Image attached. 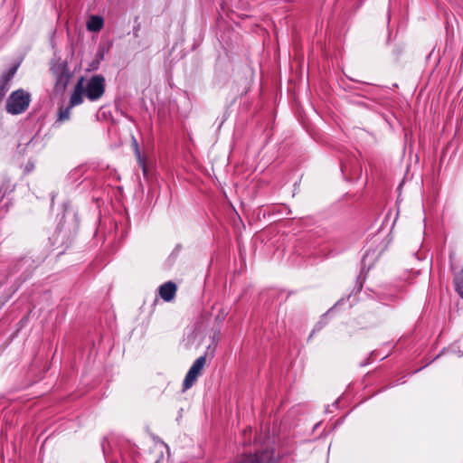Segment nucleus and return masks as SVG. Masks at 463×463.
<instances>
[{
  "label": "nucleus",
  "instance_id": "1",
  "mask_svg": "<svg viewBox=\"0 0 463 463\" xmlns=\"http://www.w3.org/2000/svg\"><path fill=\"white\" fill-rule=\"evenodd\" d=\"M30 102V93L20 89L11 93L7 99L5 109L9 114L19 115L28 109Z\"/></svg>",
  "mask_w": 463,
  "mask_h": 463
},
{
  "label": "nucleus",
  "instance_id": "2",
  "mask_svg": "<svg viewBox=\"0 0 463 463\" xmlns=\"http://www.w3.org/2000/svg\"><path fill=\"white\" fill-rule=\"evenodd\" d=\"M106 88V80L103 75L96 74L93 75L85 84L83 85V90L85 91V96L90 101H96L99 99L104 92Z\"/></svg>",
  "mask_w": 463,
  "mask_h": 463
},
{
  "label": "nucleus",
  "instance_id": "3",
  "mask_svg": "<svg viewBox=\"0 0 463 463\" xmlns=\"http://www.w3.org/2000/svg\"><path fill=\"white\" fill-rule=\"evenodd\" d=\"M205 364V356H200L194 362L184 380L183 387L184 390L193 386L198 376L201 374Z\"/></svg>",
  "mask_w": 463,
  "mask_h": 463
},
{
  "label": "nucleus",
  "instance_id": "4",
  "mask_svg": "<svg viewBox=\"0 0 463 463\" xmlns=\"http://www.w3.org/2000/svg\"><path fill=\"white\" fill-rule=\"evenodd\" d=\"M236 463H273V450L266 449L253 455H245Z\"/></svg>",
  "mask_w": 463,
  "mask_h": 463
},
{
  "label": "nucleus",
  "instance_id": "5",
  "mask_svg": "<svg viewBox=\"0 0 463 463\" xmlns=\"http://www.w3.org/2000/svg\"><path fill=\"white\" fill-rule=\"evenodd\" d=\"M17 67L14 66L8 70V71L3 73L0 78V100L4 98L5 93L8 91L10 87V81L14 78L16 72Z\"/></svg>",
  "mask_w": 463,
  "mask_h": 463
},
{
  "label": "nucleus",
  "instance_id": "6",
  "mask_svg": "<svg viewBox=\"0 0 463 463\" xmlns=\"http://www.w3.org/2000/svg\"><path fill=\"white\" fill-rule=\"evenodd\" d=\"M85 91L83 90V79L81 78L76 84L74 90L71 96L69 105L70 107H75L83 102V96Z\"/></svg>",
  "mask_w": 463,
  "mask_h": 463
},
{
  "label": "nucleus",
  "instance_id": "7",
  "mask_svg": "<svg viewBox=\"0 0 463 463\" xmlns=\"http://www.w3.org/2000/svg\"><path fill=\"white\" fill-rule=\"evenodd\" d=\"M176 289V285L172 281H168L159 287V295L165 301L168 302L175 298Z\"/></svg>",
  "mask_w": 463,
  "mask_h": 463
},
{
  "label": "nucleus",
  "instance_id": "8",
  "mask_svg": "<svg viewBox=\"0 0 463 463\" xmlns=\"http://www.w3.org/2000/svg\"><path fill=\"white\" fill-rule=\"evenodd\" d=\"M104 25L103 18L99 15H91L87 22V29L90 32H99Z\"/></svg>",
  "mask_w": 463,
  "mask_h": 463
},
{
  "label": "nucleus",
  "instance_id": "9",
  "mask_svg": "<svg viewBox=\"0 0 463 463\" xmlns=\"http://www.w3.org/2000/svg\"><path fill=\"white\" fill-rule=\"evenodd\" d=\"M60 72L57 75L56 85L64 89L69 81L70 75L65 71L64 67L59 68Z\"/></svg>",
  "mask_w": 463,
  "mask_h": 463
},
{
  "label": "nucleus",
  "instance_id": "10",
  "mask_svg": "<svg viewBox=\"0 0 463 463\" xmlns=\"http://www.w3.org/2000/svg\"><path fill=\"white\" fill-rule=\"evenodd\" d=\"M71 108L72 107H70V105H68L66 108H61L59 109L58 120L60 122H63V121L68 120L70 118L71 109Z\"/></svg>",
  "mask_w": 463,
  "mask_h": 463
},
{
  "label": "nucleus",
  "instance_id": "11",
  "mask_svg": "<svg viewBox=\"0 0 463 463\" xmlns=\"http://www.w3.org/2000/svg\"><path fill=\"white\" fill-rule=\"evenodd\" d=\"M458 294L463 298V274L457 276L454 279Z\"/></svg>",
  "mask_w": 463,
  "mask_h": 463
},
{
  "label": "nucleus",
  "instance_id": "12",
  "mask_svg": "<svg viewBox=\"0 0 463 463\" xmlns=\"http://www.w3.org/2000/svg\"><path fill=\"white\" fill-rule=\"evenodd\" d=\"M136 155H137V160H138V163H139V165L141 166L142 170H143V174L144 175H147V170H146V164H145V161L144 159L141 157V154L138 150V147H137V144L136 143Z\"/></svg>",
  "mask_w": 463,
  "mask_h": 463
},
{
  "label": "nucleus",
  "instance_id": "13",
  "mask_svg": "<svg viewBox=\"0 0 463 463\" xmlns=\"http://www.w3.org/2000/svg\"><path fill=\"white\" fill-rule=\"evenodd\" d=\"M103 56H104V54H103V52H99L97 53V65H99V61H100L101 60H103ZM97 67H98V66H96L95 68H97Z\"/></svg>",
  "mask_w": 463,
  "mask_h": 463
},
{
  "label": "nucleus",
  "instance_id": "14",
  "mask_svg": "<svg viewBox=\"0 0 463 463\" xmlns=\"http://www.w3.org/2000/svg\"><path fill=\"white\" fill-rule=\"evenodd\" d=\"M322 327H323V324H322L321 322H318V323L316 325V326H315V328H314V330H313V333H314L315 331H318V330H320Z\"/></svg>",
  "mask_w": 463,
  "mask_h": 463
},
{
  "label": "nucleus",
  "instance_id": "15",
  "mask_svg": "<svg viewBox=\"0 0 463 463\" xmlns=\"http://www.w3.org/2000/svg\"><path fill=\"white\" fill-rule=\"evenodd\" d=\"M248 433L250 435L251 434V428H249V430H245L243 434L244 436L248 435Z\"/></svg>",
  "mask_w": 463,
  "mask_h": 463
},
{
  "label": "nucleus",
  "instance_id": "16",
  "mask_svg": "<svg viewBox=\"0 0 463 463\" xmlns=\"http://www.w3.org/2000/svg\"><path fill=\"white\" fill-rule=\"evenodd\" d=\"M346 166L345 165H342V170L344 171V168H345Z\"/></svg>",
  "mask_w": 463,
  "mask_h": 463
},
{
  "label": "nucleus",
  "instance_id": "17",
  "mask_svg": "<svg viewBox=\"0 0 463 463\" xmlns=\"http://www.w3.org/2000/svg\"><path fill=\"white\" fill-rule=\"evenodd\" d=\"M4 195L0 194V200L3 198Z\"/></svg>",
  "mask_w": 463,
  "mask_h": 463
}]
</instances>
